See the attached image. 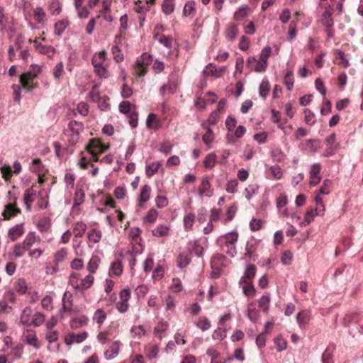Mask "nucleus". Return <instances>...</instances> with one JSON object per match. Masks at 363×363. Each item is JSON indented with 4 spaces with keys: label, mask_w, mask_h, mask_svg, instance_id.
Segmentation results:
<instances>
[{
    "label": "nucleus",
    "mask_w": 363,
    "mask_h": 363,
    "mask_svg": "<svg viewBox=\"0 0 363 363\" xmlns=\"http://www.w3.org/2000/svg\"><path fill=\"white\" fill-rule=\"evenodd\" d=\"M23 243L21 244H16L13 247V255L16 257H21L24 255V248L23 247Z\"/></svg>",
    "instance_id": "obj_61"
},
{
    "label": "nucleus",
    "mask_w": 363,
    "mask_h": 363,
    "mask_svg": "<svg viewBox=\"0 0 363 363\" xmlns=\"http://www.w3.org/2000/svg\"><path fill=\"white\" fill-rule=\"evenodd\" d=\"M270 302V298L268 295H263L258 300V305L259 308H263V311L266 312L268 310V306Z\"/></svg>",
    "instance_id": "obj_41"
},
{
    "label": "nucleus",
    "mask_w": 363,
    "mask_h": 363,
    "mask_svg": "<svg viewBox=\"0 0 363 363\" xmlns=\"http://www.w3.org/2000/svg\"><path fill=\"white\" fill-rule=\"evenodd\" d=\"M238 182L237 180H231L228 182L226 186V191L228 193L234 194L237 191Z\"/></svg>",
    "instance_id": "obj_60"
},
{
    "label": "nucleus",
    "mask_w": 363,
    "mask_h": 363,
    "mask_svg": "<svg viewBox=\"0 0 363 363\" xmlns=\"http://www.w3.org/2000/svg\"><path fill=\"white\" fill-rule=\"evenodd\" d=\"M293 260V253L289 251L286 250L284 252H283L281 258V262L284 265H289L291 263Z\"/></svg>",
    "instance_id": "obj_45"
},
{
    "label": "nucleus",
    "mask_w": 363,
    "mask_h": 363,
    "mask_svg": "<svg viewBox=\"0 0 363 363\" xmlns=\"http://www.w3.org/2000/svg\"><path fill=\"white\" fill-rule=\"evenodd\" d=\"M151 189L149 185L145 184L142 186L141 191L139 196L138 205L139 206H143V204L150 199V194Z\"/></svg>",
    "instance_id": "obj_7"
},
{
    "label": "nucleus",
    "mask_w": 363,
    "mask_h": 363,
    "mask_svg": "<svg viewBox=\"0 0 363 363\" xmlns=\"http://www.w3.org/2000/svg\"><path fill=\"white\" fill-rule=\"evenodd\" d=\"M21 213L18 208L15 207L13 204H8L6 206V210L2 213L4 219L9 220L11 216H15Z\"/></svg>",
    "instance_id": "obj_12"
},
{
    "label": "nucleus",
    "mask_w": 363,
    "mask_h": 363,
    "mask_svg": "<svg viewBox=\"0 0 363 363\" xmlns=\"http://www.w3.org/2000/svg\"><path fill=\"white\" fill-rule=\"evenodd\" d=\"M94 277L91 274L86 275L81 282V289L86 290L91 286L94 282Z\"/></svg>",
    "instance_id": "obj_35"
},
{
    "label": "nucleus",
    "mask_w": 363,
    "mask_h": 363,
    "mask_svg": "<svg viewBox=\"0 0 363 363\" xmlns=\"http://www.w3.org/2000/svg\"><path fill=\"white\" fill-rule=\"evenodd\" d=\"M34 16L35 20L40 23L43 21V17L45 16V13L41 7H38L34 10Z\"/></svg>",
    "instance_id": "obj_64"
},
{
    "label": "nucleus",
    "mask_w": 363,
    "mask_h": 363,
    "mask_svg": "<svg viewBox=\"0 0 363 363\" xmlns=\"http://www.w3.org/2000/svg\"><path fill=\"white\" fill-rule=\"evenodd\" d=\"M38 228L41 232H45L50 228V222L48 219L41 220L37 225Z\"/></svg>",
    "instance_id": "obj_57"
},
{
    "label": "nucleus",
    "mask_w": 363,
    "mask_h": 363,
    "mask_svg": "<svg viewBox=\"0 0 363 363\" xmlns=\"http://www.w3.org/2000/svg\"><path fill=\"white\" fill-rule=\"evenodd\" d=\"M24 233L23 224H18L9 230L8 235L12 241H16L18 237Z\"/></svg>",
    "instance_id": "obj_6"
},
{
    "label": "nucleus",
    "mask_w": 363,
    "mask_h": 363,
    "mask_svg": "<svg viewBox=\"0 0 363 363\" xmlns=\"http://www.w3.org/2000/svg\"><path fill=\"white\" fill-rule=\"evenodd\" d=\"M247 312V315L252 322H257L259 318V311L255 308V303L254 302H250L248 304Z\"/></svg>",
    "instance_id": "obj_8"
},
{
    "label": "nucleus",
    "mask_w": 363,
    "mask_h": 363,
    "mask_svg": "<svg viewBox=\"0 0 363 363\" xmlns=\"http://www.w3.org/2000/svg\"><path fill=\"white\" fill-rule=\"evenodd\" d=\"M195 9L194 7V1H188L185 4L184 9H183V14L184 16H189L191 14V11H193Z\"/></svg>",
    "instance_id": "obj_62"
},
{
    "label": "nucleus",
    "mask_w": 363,
    "mask_h": 363,
    "mask_svg": "<svg viewBox=\"0 0 363 363\" xmlns=\"http://www.w3.org/2000/svg\"><path fill=\"white\" fill-rule=\"evenodd\" d=\"M135 109V105L129 101H122L119 105V111L125 114L127 117L131 115L133 111Z\"/></svg>",
    "instance_id": "obj_13"
},
{
    "label": "nucleus",
    "mask_w": 363,
    "mask_h": 363,
    "mask_svg": "<svg viewBox=\"0 0 363 363\" xmlns=\"http://www.w3.org/2000/svg\"><path fill=\"white\" fill-rule=\"evenodd\" d=\"M152 62V56L147 52L141 55L140 57L135 61L136 67H147Z\"/></svg>",
    "instance_id": "obj_9"
},
{
    "label": "nucleus",
    "mask_w": 363,
    "mask_h": 363,
    "mask_svg": "<svg viewBox=\"0 0 363 363\" xmlns=\"http://www.w3.org/2000/svg\"><path fill=\"white\" fill-rule=\"evenodd\" d=\"M214 134L213 131L211 128H208V130H206V133L203 136V143L209 145L213 140H214Z\"/></svg>",
    "instance_id": "obj_40"
},
{
    "label": "nucleus",
    "mask_w": 363,
    "mask_h": 363,
    "mask_svg": "<svg viewBox=\"0 0 363 363\" xmlns=\"http://www.w3.org/2000/svg\"><path fill=\"white\" fill-rule=\"evenodd\" d=\"M169 327V324L167 322L161 320L158 323L157 325L155 327L154 332L156 335V336L161 340L162 338V336L160 335V333L165 332Z\"/></svg>",
    "instance_id": "obj_19"
},
{
    "label": "nucleus",
    "mask_w": 363,
    "mask_h": 363,
    "mask_svg": "<svg viewBox=\"0 0 363 363\" xmlns=\"http://www.w3.org/2000/svg\"><path fill=\"white\" fill-rule=\"evenodd\" d=\"M35 241V233L30 232L29 233L24 241L22 242L23 245L24 250H29L33 243Z\"/></svg>",
    "instance_id": "obj_20"
},
{
    "label": "nucleus",
    "mask_w": 363,
    "mask_h": 363,
    "mask_svg": "<svg viewBox=\"0 0 363 363\" xmlns=\"http://www.w3.org/2000/svg\"><path fill=\"white\" fill-rule=\"evenodd\" d=\"M237 210H238V207L235 203H233V205H231L230 207L228 208L227 211H226V214H227L226 220L228 221H230L233 219V218L235 217V213L237 212Z\"/></svg>",
    "instance_id": "obj_50"
},
{
    "label": "nucleus",
    "mask_w": 363,
    "mask_h": 363,
    "mask_svg": "<svg viewBox=\"0 0 363 363\" xmlns=\"http://www.w3.org/2000/svg\"><path fill=\"white\" fill-rule=\"evenodd\" d=\"M274 344L276 345L277 347L278 351H282L286 349V342L284 339H283L281 337H277L274 338Z\"/></svg>",
    "instance_id": "obj_52"
},
{
    "label": "nucleus",
    "mask_w": 363,
    "mask_h": 363,
    "mask_svg": "<svg viewBox=\"0 0 363 363\" xmlns=\"http://www.w3.org/2000/svg\"><path fill=\"white\" fill-rule=\"evenodd\" d=\"M189 245L191 253H194L198 257L203 256V247L200 245L198 240L190 241Z\"/></svg>",
    "instance_id": "obj_11"
},
{
    "label": "nucleus",
    "mask_w": 363,
    "mask_h": 363,
    "mask_svg": "<svg viewBox=\"0 0 363 363\" xmlns=\"http://www.w3.org/2000/svg\"><path fill=\"white\" fill-rule=\"evenodd\" d=\"M162 9L166 15L171 14L174 10V4L172 3V0H164Z\"/></svg>",
    "instance_id": "obj_25"
},
{
    "label": "nucleus",
    "mask_w": 363,
    "mask_h": 363,
    "mask_svg": "<svg viewBox=\"0 0 363 363\" xmlns=\"http://www.w3.org/2000/svg\"><path fill=\"white\" fill-rule=\"evenodd\" d=\"M213 339L223 340L226 337V330L222 328H218L214 330L212 335Z\"/></svg>",
    "instance_id": "obj_44"
},
{
    "label": "nucleus",
    "mask_w": 363,
    "mask_h": 363,
    "mask_svg": "<svg viewBox=\"0 0 363 363\" xmlns=\"http://www.w3.org/2000/svg\"><path fill=\"white\" fill-rule=\"evenodd\" d=\"M256 274V267L255 265H248L246 267L244 275L247 279H252L254 278Z\"/></svg>",
    "instance_id": "obj_49"
},
{
    "label": "nucleus",
    "mask_w": 363,
    "mask_h": 363,
    "mask_svg": "<svg viewBox=\"0 0 363 363\" xmlns=\"http://www.w3.org/2000/svg\"><path fill=\"white\" fill-rule=\"evenodd\" d=\"M216 158L217 156L214 152H211L208 155H207L203 161L204 167L206 168L211 169L214 166Z\"/></svg>",
    "instance_id": "obj_23"
},
{
    "label": "nucleus",
    "mask_w": 363,
    "mask_h": 363,
    "mask_svg": "<svg viewBox=\"0 0 363 363\" xmlns=\"http://www.w3.org/2000/svg\"><path fill=\"white\" fill-rule=\"evenodd\" d=\"M98 67L94 68L96 74L101 78L108 77V72L107 69L102 65L101 62H99Z\"/></svg>",
    "instance_id": "obj_36"
},
{
    "label": "nucleus",
    "mask_w": 363,
    "mask_h": 363,
    "mask_svg": "<svg viewBox=\"0 0 363 363\" xmlns=\"http://www.w3.org/2000/svg\"><path fill=\"white\" fill-rule=\"evenodd\" d=\"M86 229V225L83 222H77L73 229L76 237H82Z\"/></svg>",
    "instance_id": "obj_26"
},
{
    "label": "nucleus",
    "mask_w": 363,
    "mask_h": 363,
    "mask_svg": "<svg viewBox=\"0 0 363 363\" xmlns=\"http://www.w3.org/2000/svg\"><path fill=\"white\" fill-rule=\"evenodd\" d=\"M44 320H45V315L40 312L36 313L34 315L32 321L30 322V325H34L35 327H38L43 323Z\"/></svg>",
    "instance_id": "obj_39"
},
{
    "label": "nucleus",
    "mask_w": 363,
    "mask_h": 363,
    "mask_svg": "<svg viewBox=\"0 0 363 363\" xmlns=\"http://www.w3.org/2000/svg\"><path fill=\"white\" fill-rule=\"evenodd\" d=\"M35 195V191L33 189V187L28 188L26 189L24 192L23 200L26 204V207L28 210H30L31 206L30 203L34 201V196Z\"/></svg>",
    "instance_id": "obj_10"
},
{
    "label": "nucleus",
    "mask_w": 363,
    "mask_h": 363,
    "mask_svg": "<svg viewBox=\"0 0 363 363\" xmlns=\"http://www.w3.org/2000/svg\"><path fill=\"white\" fill-rule=\"evenodd\" d=\"M15 289L18 292L21 294H26L28 289V286L25 279H18V281L16 284Z\"/></svg>",
    "instance_id": "obj_32"
},
{
    "label": "nucleus",
    "mask_w": 363,
    "mask_h": 363,
    "mask_svg": "<svg viewBox=\"0 0 363 363\" xmlns=\"http://www.w3.org/2000/svg\"><path fill=\"white\" fill-rule=\"evenodd\" d=\"M23 346L21 344L16 345L11 351V355L14 359H18L21 357Z\"/></svg>",
    "instance_id": "obj_46"
},
{
    "label": "nucleus",
    "mask_w": 363,
    "mask_h": 363,
    "mask_svg": "<svg viewBox=\"0 0 363 363\" xmlns=\"http://www.w3.org/2000/svg\"><path fill=\"white\" fill-rule=\"evenodd\" d=\"M32 313V309L30 307H26L21 315L20 322L25 326H30V323L29 322L30 317Z\"/></svg>",
    "instance_id": "obj_17"
},
{
    "label": "nucleus",
    "mask_w": 363,
    "mask_h": 363,
    "mask_svg": "<svg viewBox=\"0 0 363 363\" xmlns=\"http://www.w3.org/2000/svg\"><path fill=\"white\" fill-rule=\"evenodd\" d=\"M272 48L269 47V46H266L264 47L260 54H259V60L262 61V62H267V60L269 58V57L270 56L271 53H272Z\"/></svg>",
    "instance_id": "obj_47"
},
{
    "label": "nucleus",
    "mask_w": 363,
    "mask_h": 363,
    "mask_svg": "<svg viewBox=\"0 0 363 363\" xmlns=\"http://www.w3.org/2000/svg\"><path fill=\"white\" fill-rule=\"evenodd\" d=\"M237 120L234 117L228 116L225 121V126L228 131H233L236 126Z\"/></svg>",
    "instance_id": "obj_54"
},
{
    "label": "nucleus",
    "mask_w": 363,
    "mask_h": 363,
    "mask_svg": "<svg viewBox=\"0 0 363 363\" xmlns=\"http://www.w3.org/2000/svg\"><path fill=\"white\" fill-rule=\"evenodd\" d=\"M195 215L193 213H190L184 218V226L185 229L190 230L194 223Z\"/></svg>",
    "instance_id": "obj_33"
},
{
    "label": "nucleus",
    "mask_w": 363,
    "mask_h": 363,
    "mask_svg": "<svg viewBox=\"0 0 363 363\" xmlns=\"http://www.w3.org/2000/svg\"><path fill=\"white\" fill-rule=\"evenodd\" d=\"M121 342L119 340L114 341L109 348L104 352V357L107 360H111L116 357L119 353V349Z\"/></svg>",
    "instance_id": "obj_4"
},
{
    "label": "nucleus",
    "mask_w": 363,
    "mask_h": 363,
    "mask_svg": "<svg viewBox=\"0 0 363 363\" xmlns=\"http://www.w3.org/2000/svg\"><path fill=\"white\" fill-rule=\"evenodd\" d=\"M85 193L82 189H77L74 194V206L73 207L78 206L84 202Z\"/></svg>",
    "instance_id": "obj_21"
},
{
    "label": "nucleus",
    "mask_w": 363,
    "mask_h": 363,
    "mask_svg": "<svg viewBox=\"0 0 363 363\" xmlns=\"http://www.w3.org/2000/svg\"><path fill=\"white\" fill-rule=\"evenodd\" d=\"M69 23L67 19H62L57 21L55 23V34L57 36H61L64 30L67 26H69Z\"/></svg>",
    "instance_id": "obj_14"
},
{
    "label": "nucleus",
    "mask_w": 363,
    "mask_h": 363,
    "mask_svg": "<svg viewBox=\"0 0 363 363\" xmlns=\"http://www.w3.org/2000/svg\"><path fill=\"white\" fill-rule=\"evenodd\" d=\"M169 228L165 225H159L155 230H152V233L156 237H163L167 235Z\"/></svg>",
    "instance_id": "obj_34"
},
{
    "label": "nucleus",
    "mask_w": 363,
    "mask_h": 363,
    "mask_svg": "<svg viewBox=\"0 0 363 363\" xmlns=\"http://www.w3.org/2000/svg\"><path fill=\"white\" fill-rule=\"evenodd\" d=\"M67 256V251L66 249H61L58 250L55 255L54 262L56 265H57L60 262H62L65 260Z\"/></svg>",
    "instance_id": "obj_28"
},
{
    "label": "nucleus",
    "mask_w": 363,
    "mask_h": 363,
    "mask_svg": "<svg viewBox=\"0 0 363 363\" xmlns=\"http://www.w3.org/2000/svg\"><path fill=\"white\" fill-rule=\"evenodd\" d=\"M155 202L156 206L160 208L165 207L168 203L167 199L164 196H157L155 199Z\"/></svg>",
    "instance_id": "obj_59"
},
{
    "label": "nucleus",
    "mask_w": 363,
    "mask_h": 363,
    "mask_svg": "<svg viewBox=\"0 0 363 363\" xmlns=\"http://www.w3.org/2000/svg\"><path fill=\"white\" fill-rule=\"evenodd\" d=\"M242 291L248 297H254L256 294V289L252 283H248L242 286Z\"/></svg>",
    "instance_id": "obj_29"
},
{
    "label": "nucleus",
    "mask_w": 363,
    "mask_h": 363,
    "mask_svg": "<svg viewBox=\"0 0 363 363\" xmlns=\"http://www.w3.org/2000/svg\"><path fill=\"white\" fill-rule=\"evenodd\" d=\"M106 318V314L104 311L101 308H99L96 311L93 317L94 320H96L97 324L101 325Z\"/></svg>",
    "instance_id": "obj_27"
},
{
    "label": "nucleus",
    "mask_w": 363,
    "mask_h": 363,
    "mask_svg": "<svg viewBox=\"0 0 363 363\" xmlns=\"http://www.w3.org/2000/svg\"><path fill=\"white\" fill-rule=\"evenodd\" d=\"M270 86L268 79H263L259 88V94L261 97L265 99L269 93Z\"/></svg>",
    "instance_id": "obj_16"
},
{
    "label": "nucleus",
    "mask_w": 363,
    "mask_h": 363,
    "mask_svg": "<svg viewBox=\"0 0 363 363\" xmlns=\"http://www.w3.org/2000/svg\"><path fill=\"white\" fill-rule=\"evenodd\" d=\"M99 259L97 256L91 257L87 264V269L90 273H95L99 266Z\"/></svg>",
    "instance_id": "obj_31"
},
{
    "label": "nucleus",
    "mask_w": 363,
    "mask_h": 363,
    "mask_svg": "<svg viewBox=\"0 0 363 363\" xmlns=\"http://www.w3.org/2000/svg\"><path fill=\"white\" fill-rule=\"evenodd\" d=\"M30 70L23 73L20 75L19 80L21 86L26 89L28 91H31L38 87L37 83H33L38 74L42 72V68L36 64L30 65Z\"/></svg>",
    "instance_id": "obj_1"
},
{
    "label": "nucleus",
    "mask_w": 363,
    "mask_h": 363,
    "mask_svg": "<svg viewBox=\"0 0 363 363\" xmlns=\"http://www.w3.org/2000/svg\"><path fill=\"white\" fill-rule=\"evenodd\" d=\"M160 165V162H153L151 164L147 165L145 167V173L147 177L148 178L152 177L156 172H157Z\"/></svg>",
    "instance_id": "obj_18"
},
{
    "label": "nucleus",
    "mask_w": 363,
    "mask_h": 363,
    "mask_svg": "<svg viewBox=\"0 0 363 363\" xmlns=\"http://www.w3.org/2000/svg\"><path fill=\"white\" fill-rule=\"evenodd\" d=\"M203 74L205 76H214L216 77H220L221 74H218V69L215 66H213L212 63H210L206 69L203 71Z\"/></svg>",
    "instance_id": "obj_24"
},
{
    "label": "nucleus",
    "mask_w": 363,
    "mask_h": 363,
    "mask_svg": "<svg viewBox=\"0 0 363 363\" xmlns=\"http://www.w3.org/2000/svg\"><path fill=\"white\" fill-rule=\"evenodd\" d=\"M247 6H242L239 8L234 14V18L236 21H241L245 18L247 15Z\"/></svg>",
    "instance_id": "obj_30"
},
{
    "label": "nucleus",
    "mask_w": 363,
    "mask_h": 363,
    "mask_svg": "<svg viewBox=\"0 0 363 363\" xmlns=\"http://www.w3.org/2000/svg\"><path fill=\"white\" fill-rule=\"evenodd\" d=\"M111 269L113 271L114 274L116 276H119L123 272V267H122V263L120 260H116L113 262H112L111 265Z\"/></svg>",
    "instance_id": "obj_42"
},
{
    "label": "nucleus",
    "mask_w": 363,
    "mask_h": 363,
    "mask_svg": "<svg viewBox=\"0 0 363 363\" xmlns=\"http://www.w3.org/2000/svg\"><path fill=\"white\" fill-rule=\"evenodd\" d=\"M129 120V125L132 128H135L138 126V113L135 110L133 111L131 115L128 116Z\"/></svg>",
    "instance_id": "obj_48"
},
{
    "label": "nucleus",
    "mask_w": 363,
    "mask_h": 363,
    "mask_svg": "<svg viewBox=\"0 0 363 363\" xmlns=\"http://www.w3.org/2000/svg\"><path fill=\"white\" fill-rule=\"evenodd\" d=\"M238 35V29L234 24L229 26L225 30V37L228 40L233 41Z\"/></svg>",
    "instance_id": "obj_15"
},
{
    "label": "nucleus",
    "mask_w": 363,
    "mask_h": 363,
    "mask_svg": "<svg viewBox=\"0 0 363 363\" xmlns=\"http://www.w3.org/2000/svg\"><path fill=\"white\" fill-rule=\"evenodd\" d=\"M68 128L72 132L68 139L69 143L71 145H74L79 140L80 131L84 129V124L82 122L71 121L68 124Z\"/></svg>",
    "instance_id": "obj_2"
},
{
    "label": "nucleus",
    "mask_w": 363,
    "mask_h": 363,
    "mask_svg": "<svg viewBox=\"0 0 363 363\" xmlns=\"http://www.w3.org/2000/svg\"><path fill=\"white\" fill-rule=\"evenodd\" d=\"M226 246H229L230 245H235V243L238 241V233L237 232H230L225 235Z\"/></svg>",
    "instance_id": "obj_37"
},
{
    "label": "nucleus",
    "mask_w": 363,
    "mask_h": 363,
    "mask_svg": "<svg viewBox=\"0 0 363 363\" xmlns=\"http://www.w3.org/2000/svg\"><path fill=\"white\" fill-rule=\"evenodd\" d=\"M133 94V90L127 84H123L121 89V96L124 99H128Z\"/></svg>",
    "instance_id": "obj_55"
},
{
    "label": "nucleus",
    "mask_w": 363,
    "mask_h": 363,
    "mask_svg": "<svg viewBox=\"0 0 363 363\" xmlns=\"http://www.w3.org/2000/svg\"><path fill=\"white\" fill-rule=\"evenodd\" d=\"M267 65V62H262L260 60H257L255 56H250L247 60V68L256 72H265Z\"/></svg>",
    "instance_id": "obj_3"
},
{
    "label": "nucleus",
    "mask_w": 363,
    "mask_h": 363,
    "mask_svg": "<svg viewBox=\"0 0 363 363\" xmlns=\"http://www.w3.org/2000/svg\"><path fill=\"white\" fill-rule=\"evenodd\" d=\"M294 82L293 71H288L284 78V83L288 90H292L294 87Z\"/></svg>",
    "instance_id": "obj_22"
},
{
    "label": "nucleus",
    "mask_w": 363,
    "mask_h": 363,
    "mask_svg": "<svg viewBox=\"0 0 363 363\" xmlns=\"http://www.w3.org/2000/svg\"><path fill=\"white\" fill-rule=\"evenodd\" d=\"M126 194L125 187L117 186L114 190V196L118 199H123Z\"/></svg>",
    "instance_id": "obj_58"
},
{
    "label": "nucleus",
    "mask_w": 363,
    "mask_h": 363,
    "mask_svg": "<svg viewBox=\"0 0 363 363\" xmlns=\"http://www.w3.org/2000/svg\"><path fill=\"white\" fill-rule=\"evenodd\" d=\"M88 238L94 243H97L101 238V232L100 230L93 229L88 233Z\"/></svg>",
    "instance_id": "obj_38"
},
{
    "label": "nucleus",
    "mask_w": 363,
    "mask_h": 363,
    "mask_svg": "<svg viewBox=\"0 0 363 363\" xmlns=\"http://www.w3.org/2000/svg\"><path fill=\"white\" fill-rule=\"evenodd\" d=\"M172 38L170 36H165L162 35L159 40V43L162 44L164 47H166L168 49L172 48Z\"/></svg>",
    "instance_id": "obj_53"
},
{
    "label": "nucleus",
    "mask_w": 363,
    "mask_h": 363,
    "mask_svg": "<svg viewBox=\"0 0 363 363\" xmlns=\"http://www.w3.org/2000/svg\"><path fill=\"white\" fill-rule=\"evenodd\" d=\"M26 342L29 345L33 346L35 349H38L40 347L39 344H38V339L35 335L28 334L26 336Z\"/></svg>",
    "instance_id": "obj_51"
},
{
    "label": "nucleus",
    "mask_w": 363,
    "mask_h": 363,
    "mask_svg": "<svg viewBox=\"0 0 363 363\" xmlns=\"http://www.w3.org/2000/svg\"><path fill=\"white\" fill-rule=\"evenodd\" d=\"M199 193L201 196H203V194H205L206 196L208 197H211L213 195V191L211 189V184L208 177L203 178Z\"/></svg>",
    "instance_id": "obj_5"
},
{
    "label": "nucleus",
    "mask_w": 363,
    "mask_h": 363,
    "mask_svg": "<svg viewBox=\"0 0 363 363\" xmlns=\"http://www.w3.org/2000/svg\"><path fill=\"white\" fill-rule=\"evenodd\" d=\"M52 298L51 296H45L42 300V307L47 311L52 309Z\"/></svg>",
    "instance_id": "obj_56"
},
{
    "label": "nucleus",
    "mask_w": 363,
    "mask_h": 363,
    "mask_svg": "<svg viewBox=\"0 0 363 363\" xmlns=\"http://www.w3.org/2000/svg\"><path fill=\"white\" fill-rule=\"evenodd\" d=\"M77 111L79 113L86 116L89 113V106L86 103L81 102L77 105Z\"/></svg>",
    "instance_id": "obj_63"
},
{
    "label": "nucleus",
    "mask_w": 363,
    "mask_h": 363,
    "mask_svg": "<svg viewBox=\"0 0 363 363\" xmlns=\"http://www.w3.org/2000/svg\"><path fill=\"white\" fill-rule=\"evenodd\" d=\"M157 216V211L154 208H151L148 211L147 215L144 218V220L150 223H153L155 222Z\"/></svg>",
    "instance_id": "obj_43"
}]
</instances>
